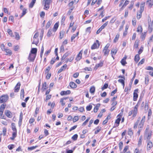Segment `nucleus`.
<instances>
[{
  "mask_svg": "<svg viewBox=\"0 0 153 153\" xmlns=\"http://www.w3.org/2000/svg\"><path fill=\"white\" fill-rule=\"evenodd\" d=\"M27 9L23 8L22 9V13L21 17L23 16L26 13Z\"/></svg>",
  "mask_w": 153,
  "mask_h": 153,
  "instance_id": "51",
  "label": "nucleus"
},
{
  "mask_svg": "<svg viewBox=\"0 0 153 153\" xmlns=\"http://www.w3.org/2000/svg\"><path fill=\"white\" fill-rule=\"evenodd\" d=\"M145 60V59H142L140 60V61L139 62V63L138 64V65H141V64H143Z\"/></svg>",
  "mask_w": 153,
  "mask_h": 153,
  "instance_id": "64",
  "label": "nucleus"
},
{
  "mask_svg": "<svg viewBox=\"0 0 153 153\" xmlns=\"http://www.w3.org/2000/svg\"><path fill=\"white\" fill-rule=\"evenodd\" d=\"M97 129L96 131L95 132V134H96L97 133H98L101 130V127H98L97 128Z\"/></svg>",
  "mask_w": 153,
  "mask_h": 153,
  "instance_id": "59",
  "label": "nucleus"
},
{
  "mask_svg": "<svg viewBox=\"0 0 153 153\" xmlns=\"http://www.w3.org/2000/svg\"><path fill=\"white\" fill-rule=\"evenodd\" d=\"M108 22H107L103 24L101 27H100L102 28V29H103L108 24Z\"/></svg>",
  "mask_w": 153,
  "mask_h": 153,
  "instance_id": "54",
  "label": "nucleus"
},
{
  "mask_svg": "<svg viewBox=\"0 0 153 153\" xmlns=\"http://www.w3.org/2000/svg\"><path fill=\"white\" fill-rule=\"evenodd\" d=\"M128 134L130 136H131L133 134V132L132 131V130L131 129V128H130L128 129Z\"/></svg>",
  "mask_w": 153,
  "mask_h": 153,
  "instance_id": "43",
  "label": "nucleus"
},
{
  "mask_svg": "<svg viewBox=\"0 0 153 153\" xmlns=\"http://www.w3.org/2000/svg\"><path fill=\"white\" fill-rule=\"evenodd\" d=\"M71 54L70 52H67L65 53L63 55V56L62 57V59H64L66 57L68 56Z\"/></svg>",
  "mask_w": 153,
  "mask_h": 153,
  "instance_id": "40",
  "label": "nucleus"
},
{
  "mask_svg": "<svg viewBox=\"0 0 153 153\" xmlns=\"http://www.w3.org/2000/svg\"><path fill=\"white\" fill-rule=\"evenodd\" d=\"M139 54H136L134 57V61L137 63L138 62L140 59V57Z\"/></svg>",
  "mask_w": 153,
  "mask_h": 153,
  "instance_id": "25",
  "label": "nucleus"
},
{
  "mask_svg": "<svg viewBox=\"0 0 153 153\" xmlns=\"http://www.w3.org/2000/svg\"><path fill=\"white\" fill-rule=\"evenodd\" d=\"M71 93V91L70 90H67L66 91H62L61 92L60 94L61 95L63 96L65 95L69 94Z\"/></svg>",
  "mask_w": 153,
  "mask_h": 153,
  "instance_id": "15",
  "label": "nucleus"
},
{
  "mask_svg": "<svg viewBox=\"0 0 153 153\" xmlns=\"http://www.w3.org/2000/svg\"><path fill=\"white\" fill-rule=\"evenodd\" d=\"M142 137H140L139 139L138 143V146L139 147L140 146L142 145Z\"/></svg>",
  "mask_w": 153,
  "mask_h": 153,
  "instance_id": "39",
  "label": "nucleus"
},
{
  "mask_svg": "<svg viewBox=\"0 0 153 153\" xmlns=\"http://www.w3.org/2000/svg\"><path fill=\"white\" fill-rule=\"evenodd\" d=\"M92 108V105H89L86 107V109L87 111H90L91 110Z\"/></svg>",
  "mask_w": 153,
  "mask_h": 153,
  "instance_id": "56",
  "label": "nucleus"
},
{
  "mask_svg": "<svg viewBox=\"0 0 153 153\" xmlns=\"http://www.w3.org/2000/svg\"><path fill=\"white\" fill-rule=\"evenodd\" d=\"M51 23L52 22L51 21H48L47 22L46 26V29L48 28L51 25Z\"/></svg>",
  "mask_w": 153,
  "mask_h": 153,
  "instance_id": "50",
  "label": "nucleus"
},
{
  "mask_svg": "<svg viewBox=\"0 0 153 153\" xmlns=\"http://www.w3.org/2000/svg\"><path fill=\"white\" fill-rule=\"evenodd\" d=\"M145 3L143 2L142 3L140 4V10L139 12H137V18L139 19L142 16V13L143 11Z\"/></svg>",
  "mask_w": 153,
  "mask_h": 153,
  "instance_id": "5",
  "label": "nucleus"
},
{
  "mask_svg": "<svg viewBox=\"0 0 153 153\" xmlns=\"http://www.w3.org/2000/svg\"><path fill=\"white\" fill-rule=\"evenodd\" d=\"M66 19V17L65 16L63 15L62 17V19L61 21V24L62 25L64 26L65 25L64 22Z\"/></svg>",
  "mask_w": 153,
  "mask_h": 153,
  "instance_id": "21",
  "label": "nucleus"
},
{
  "mask_svg": "<svg viewBox=\"0 0 153 153\" xmlns=\"http://www.w3.org/2000/svg\"><path fill=\"white\" fill-rule=\"evenodd\" d=\"M119 148L120 150H121L122 149L123 143L122 142H120L119 144Z\"/></svg>",
  "mask_w": 153,
  "mask_h": 153,
  "instance_id": "57",
  "label": "nucleus"
},
{
  "mask_svg": "<svg viewBox=\"0 0 153 153\" xmlns=\"http://www.w3.org/2000/svg\"><path fill=\"white\" fill-rule=\"evenodd\" d=\"M36 1V0H32V1L30 3L29 5V7L30 8H32L35 3Z\"/></svg>",
  "mask_w": 153,
  "mask_h": 153,
  "instance_id": "35",
  "label": "nucleus"
},
{
  "mask_svg": "<svg viewBox=\"0 0 153 153\" xmlns=\"http://www.w3.org/2000/svg\"><path fill=\"white\" fill-rule=\"evenodd\" d=\"M52 0H43V4L44 5L43 9L46 10H48L50 8V5L52 3Z\"/></svg>",
  "mask_w": 153,
  "mask_h": 153,
  "instance_id": "3",
  "label": "nucleus"
},
{
  "mask_svg": "<svg viewBox=\"0 0 153 153\" xmlns=\"http://www.w3.org/2000/svg\"><path fill=\"white\" fill-rule=\"evenodd\" d=\"M23 119V114L22 112H21L19 116V125H21Z\"/></svg>",
  "mask_w": 153,
  "mask_h": 153,
  "instance_id": "26",
  "label": "nucleus"
},
{
  "mask_svg": "<svg viewBox=\"0 0 153 153\" xmlns=\"http://www.w3.org/2000/svg\"><path fill=\"white\" fill-rule=\"evenodd\" d=\"M151 136H152L151 133H148V134L147 136L146 141H151L150 140V139L151 138Z\"/></svg>",
  "mask_w": 153,
  "mask_h": 153,
  "instance_id": "34",
  "label": "nucleus"
},
{
  "mask_svg": "<svg viewBox=\"0 0 153 153\" xmlns=\"http://www.w3.org/2000/svg\"><path fill=\"white\" fill-rule=\"evenodd\" d=\"M139 41L138 40H136L134 45V48H138L139 45Z\"/></svg>",
  "mask_w": 153,
  "mask_h": 153,
  "instance_id": "33",
  "label": "nucleus"
},
{
  "mask_svg": "<svg viewBox=\"0 0 153 153\" xmlns=\"http://www.w3.org/2000/svg\"><path fill=\"white\" fill-rule=\"evenodd\" d=\"M99 41L98 40H96V42L94 43V44L92 45L91 46V49L93 50L98 48H99Z\"/></svg>",
  "mask_w": 153,
  "mask_h": 153,
  "instance_id": "8",
  "label": "nucleus"
},
{
  "mask_svg": "<svg viewBox=\"0 0 153 153\" xmlns=\"http://www.w3.org/2000/svg\"><path fill=\"white\" fill-rule=\"evenodd\" d=\"M59 22H58L56 23L53 27V32H55L56 30H57L58 27H59Z\"/></svg>",
  "mask_w": 153,
  "mask_h": 153,
  "instance_id": "18",
  "label": "nucleus"
},
{
  "mask_svg": "<svg viewBox=\"0 0 153 153\" xmlns=\"http://www.w3.org/2000/svg\"><path fill=\"white\" fill-rule=\"evenodd\" d=\"M95 87L94 86H91L90 89V92L92 94H94L95 91Z\"/></svg>",
  "mask_w": 153,
  "mask_h": 153,
  "instance_id": "30",
  "label": "nucleus"
},
{
  "mask_svg": "<svg viewBox=\"0 0 153 153\" xmlns=\"http://www.w3.org/2000/svg\"><path fill=\"white\" fill-rule=\"evenodd\" d=\"M116 20V18L115 17H114L112 18L110 20V23H113Z\"/></svg>",
  "mask_w": 153,
  "mask_h": 153,
  "instance_id": "62",
  "label": "nucleus"
},
{
  "mask_svg": "<svg viewBox=\"0 0 153 153\" xmlns=\"http://www.w3.org/2000/svg\"><path fill=\"white\" fill-rule=\"evenodd\" d=\"M53 30L50 29L47 33V36L48 37H50L53 35Z\"/></svg>",
  "mask_w": 153,
  "mask_h": 153,
  "instance_id": "28",
  "label": "nucleus"
},
{
  "mask_svg": "<svg viewBox=\"0 0 153 153\" xmlns=\"http://www.w3.org/2000/svg\"><path fill=\"white\" fill-rule=\"evenodd\" d=\"M65 33V31L63 30H62L60 31V35L59 37L60 39H62L64 37Z\"/></svg>",
  "mask_w": 153,
  "mask_h": 153,
  "instance_id": "31",
  "label": "nucleus"
},
{
  "mask_svg": "<svg viewBox=\"0 0 153 153\" xmlns=\"http://www.w3.org/2000/svg\"><path fill=\"white\" fill-rule=\"evenodd\" d=\"M132 25L133 26H135L136 24V20L135 18H134L132 20Z\"/></svg>",
  "mask_w": 153,
  "mask_h": 153,
  "instance_id": "53",
  "label": "nucleus"
},
{
  "mask_svg": "<svg viewBox=\"0 0 153 153\" xmlns=\"http://www.w3.org/2000/svg\"><path fill=\"white\" fill-rule=\"evenodd\" d=\"M24 90L23 89L21 90V98L22 100H23L24 98Z\"/></svg>",
  "mask_w": 153,
  "mask_h": 153,
  "instance_id": "29",
  "label": "nucleus"
},
{
  "mask_svg": "<svg viewBox=\"0 0 153 153\" xmlns=\"http://www.w3.org/2000/svg\"><path fill=\"white\" fill-rule=\"evenodd\" d=\"M82 51L81 50L77 56L76 60L77 61H79L82 58Z\"/></svg>",
  "mask_w": 153,
  "mask_h": 153,
  "instance_id": "14",
  "label": "nucleus"
},
{
  "mask_svg": "<svg viewBox=\"0 0 153 153\" xmlns=\"http://www.w3.org/2000/svg\"><path fill=\"white\" fill-rule=\"evenodd\" d=\"M121 63L122 65H125L126 64H127V62L126 60L124 59H122L121 60Z\"/></svg>",
  "mask_w": 153,
  "mask_h": 153,
  "instance_id": "52",
  "label": "nucleus"
},
{
  "mask_svg": "<svg viewBox=\"0 0 153 153\" xmlns=\"http://www.w3.org/2000/svg\"><path fill=\"white\" fill-rule=\"evenodd\" d=\"M12 31L10 30V36L12 37H14L15 35V38L17 40H19L20 39V36L19 33L16 32H15L14 33V34H13L12 33H11Z\"/></svg>",
  "mask_w": 153,
  "mask_h": 153,
  "instance_id": "12",
  "label": "nucleus"
},
{
  "mask_svg": "<svg viewBox=\"0 0 153 153\" xmlns=\"http://www.w3.org/2000/svg\"><path fill=\"white\" fill-rule=\"evenodd\" d=\"M5 107V105L3 104L1 105L0 107V111L3 112Z\"/></svg>",
  "mask_w": 153,
  "mask_h": 153,
  "instance_id": "42",
  "label": "nucleus"
},
{
  "mask_svg": "<svg viewBox=\"0 0 153 153\" xmlns=\"http://www.w3.org/2000/svg\"><path fill=\"white\" fill-rule=\"evenodd\" d=\"M120 120H121V119L120 117L118 118L116 120L115 122V123L117 124L115 126H114L113 127V128H115V127H116L118 126L120 124Z\"/></svg>",
  "mask_w": 153,
  "mask_h": 153,
  "instance_id": "20",
  "label": "nucleus"
},
{
  "mask_svg": "<svg viewBox=\"0 0 153 153\" xmlns=\"http://www.w3.org/2000/svg\"><path fill=\"white\" fill-rule=\"evenodd\" d=\"M67 65L66 64L64 65L61 68L58 70V73H59L62 71H63L65 70L67 67Z\"/></svg>",
  "mask_w": 153,
  "mask_h": 153,
  "instance_id": "16",
  "label": "nucleus"
},
{
  "mask_svg": "<svg viewBox=\"0 0 153 153\" xmlns=\"http://www.w3.org/2000/svg\"><path fill=\"white\" fill-rule=\"evenodd\" d=\"M36 54L30 53L28 59L30 62H33L36 56Z\"/></svg>",
  "mask_w": 153,
  "mask_h": 153,
  "instance_id": "9",
  "label": "nucleus"
},
{
  "mask_svg": "<svg viewBox=\"0 0 153 153\" xmlns=\"http://www.w3.org/2000/svg\"><path fill=\"white\" fill-rule=\"evenodd\" d=\"M146 3L148 4L149 7H151L153 4V0H148Z\"/></svg>",
  "mask_w": 153,
  "mask_h": 153,
  "instance_id": "22",
  "label": "nucleus"
},
{
  "mask_svg": "<svg viewBox=\"0 0 153 153\" xmlns=\"http://www.w3.org/2000/svg\"><path fill=\"white\" fill-rule=\"evenodd\" d=\"M117 48L112 49L111 51V54L112 57L114 59V56L115 55L117 51Z\"/></svg>",
  "mask_w": 153,
  "mask_h": 153,
  "instance_id": "13",
  "label": "nucleus"
},
{
  "mask_svg": "<svg viewBox=\"0 0 153 153\" xmlns=\"http://www.w3.org/2000/svg\"><path fill=\"white\" fill-rule=\"evenodd\" d=\"M147 143V150H150L153 147V143L152 141H146Z\"/></svg>",
  "mask_w": 153,
  "mask_h": 153,
  "instance_id": "10",
  "label": "nucleus"
},
{
  "mask_svg": "<svg viewBox=\"0 0 153 153\" xmlns=\"http://www.w3.org/2000/svg\"><path fill=\"white\" fill-rule=\"evenodd\" d=\"M51 51V50H48L47 51H46L45 53V56H46V57L48 56V54L50 53Z\"/></svg>",
  "mask_w": 153,
  "mask_h": 153,
  "instance_id": "60",
  "label": "nucleus"
},
{
  "mask_svg": "<svg viewBox=\"0 0 153 153\" xmlns=\"http://www.w3.org/2000/svg\"><path fill=\"white\" fill-rule=\"evenodd\" d=\"M5 115L8 117H10V111L8 110H6L5 111Z\"/></svg>",
  "mask_w": 153,
  "mask_h": 153,
  "instance_id": "55",
  "label": "nucleus"
},
{
  "mask_svg": "<svg viewBox=\"0 0 153 153\" xmlns=\"http://www.w3.org/2000/svg\"><path fill=\"white\" fill-rule=\"evenodd\" d=\"M6 129L5 128H4L3 129V133L0 134V136L3 134L4 136L6 135Z\"/></svg>",
  "mask_w": 153,
  "mask_h": 153,
  "instance_id": "46",
  "label": "nucleus"
},
{
  "mask_svg": "<svg viewBox=\"0 0 153 153\" xmlns=\"http://www.w3.org/2000/svg\"><path fill=\"white\" fill-rule=\"evenodd\" d=\"M70 86L72 88H75L77 87V85L73 82H71L69 84Z\"/></svg>",
  "mask_w": 153,
  "mask_h": 153,
  "instance_id": "23",
  "label": "nucleus"
},
{
  "mask_svg": "<svg viewBox=\"0 0 153 153\" xmlns=\"http://www.w3.org/2000/svg\"><path fill=\"white\" fill-rule=\"evenodd\" d=\"M146 36V33H142L141 36V38L142 40H144Z\"/></svg>",
  "mask_w": 153,
  "mask_h": 153,
  "instance_id": "47",
  "label": "nucleus"
},
{
  "mask_svg": "<svg viewBox=\"0 0 153 153\" xmlns=\"http://www.w3.org/2000/svg\"><path fill=\"white\" fill-rule=\"evenodd\" d=\"M128 148H129V146H126L124 148V149L123 150V152H124V153H125L126 152L127 150L128 149Z\"/></svg>",
  "mask_w": 153,
  "mask_h": 153,
  "instance_id": "58",
  "label": "nucleus"
},
{
  "mask_svg": "<svg viewBox=\"0 0 153 153\" xmlns=\"http://www.w3.org/2000/svg\"><path fill=\"white\" fill-rule=\"evenodd\" d=\"M119 34L117 33L116 35V36L113 40V42L114 43L117 42L118 40V39L119 38Z\"/></svg>",
  "mask_w": 153,
  "mask_h": 153,
  "instance_id": "24",
  "label": "nucleus"
},
{
  "mask_svg": "<svg viewBox=\"0 0 153 153\" xmlns=\"http://www.w3.org/2000/svg\"><path fill=\"white\" fill-rule=\"evenodd\" d=\"M109 46V45L108 44L104 48L102 51L104 55L107 56L108 55L109 52V50L108 49Z\"/></svg>",
  "mask_w": 153,
  "mask_h": 153,
  "instance_id": "7",
  "label": "nucleus"
},
{
  "mask_svg": "<svg viewBox=\"0 0 153 153\" xmlns=\"http://www.w3.org/2000/svg\"><path fill=\"white\" fill-rule=\"evenodd\" d=\"M141 119V117H138L137 120L134 123V128L136 129L138 125V129H142L143 128L144 123L145 122L146 120V116H143L141 118L140 123L139 124V122Z\"/></svg>",
  "mask_w": 153,
  "mask_h": 153,
  "instance_id": "1",
  "label": "nucleus"
},
{
  "mask_svg": "<svg viewBox=\"0 0 153 153\" xmlns=\"http://www.w3.org/2000/svg\"><path fill=\"white\" fill-rule=\"evenodd\" d=\"M125 79H119L118 80V82L122 84V85L124 87L125 85V81H124Z\"/></svg>",
  "mask_w": 153,
  "mask_h": 153,
  "instance_id": "41",
  "label": "nucleus"
},
{
  "mask_svg": "<svg viewBox=\"0 0 153 153\" xmlns=\"http://www.w3.org/2000/svg\"><path fill=\"white\" fill-rule=\"evenodd\" d=\"M20 85V82H18L17 83L15 87V92H17L19 91V89Z\"/></svg>",
  "mask_w": 153,
  "mask_h": 153,
  "instance_id": "17",
  "label": "nucleus"
},
{
  "mask_svg": "<svg viewBox=\"0 0 153 153\" xmlns=\"http://www.w3.org/2000/svg\"><path fill=\"white\" fill-rule=\"evenodd\" d=\"M138 105H136L133 108V110L131 111L128 113V116H131L132 115V117L134 118L137 115L138 112Z\"/></svg>",
  "mask_w": 153,
  "mask_h": 153,
  "instance_id": "2",
  "label": "nucleus"
},
{
  "mask_svg": "<svg viewBox=\"0 0 153 153\" xmlns=\"http://www.w3.org/2000/svg\"><path fill=\"white\" fill-rule=\"evenodd\" d=\"M143 29L141 25H139L137 27V32H138L141 33Z\"/></svg>",
  "mask_w": 153,
  "mask_h": 153,
  "instance_id": "38",
  "label": "nucleus"
},
{
  "mask_svg": "<svg viewBox=\"0 0 153 153\" xmlns=\"http://www.w3.org/2000/svg\"><path fill=\"white\" fill-rule=\"evenodd\" d=\"M37 52V49L36 48H33L31 50L30 53H32L33 54H35L36 55V53Z\"/></svg>",
  "mask_w": 153,
  "mask_h": 153,
  "instance_id": "27",
  "label": "nucleus"
},
{
  "mask_svg": "<svg viewBox=\"0 0 153 153\" xmlns=\"http://www.w3.org/2000/svg\"><path fill=\"white\" fill-rule=\"evenodd\" d=\"M9 97L7 95H2L0 97V103H1L6 102L8 99Z\"/></svg>",
  "mask_w": 153,
  "mask_h": 153,
  "instance_id": "6",
  "label": "nucleus"
},
{
  "mask_svg": "<svg viewBox=\"0 0 153 153\" xmlns=\"http://www.w3.org/2000/svg\"><path fill=\"white\" fill-rule=\"evenodd\" d=\"M79 119V117L78 116H74L73 119V122H75Z\"/></svg>",
  "mask_w": 153,
  "mask_h": 153,
  "instance_id": "44",
  "label": "nucleus"
},
{
  "mask_svg": "<svg viewBox=\"0 0 153 153\" xmlns=\"http://www.w3.org/2000/svg\"><path fill=\"white\" fill-rule=\"evenodd\" d=\"M77 137L78 135L77 134H75L71 138L73 140L75 141L77 140Z\"/></svg>",
  "mask_w": 153,
  "mask_h": 153,
  "instance_id": "45",
  "label": "nucleus"
},
{
  "mask_svg": "<svg viewBox=\"0 0 153 153\" xmlns=\"http://www.w3.org/2000/svg\"><path fill=\"white\" fill-rule=\"evenodd\" d=\"M108 86V85L107 83L105 84L102 87L101 89L102 91L104 90L105 89L107 88Z\"/></svg>",
  "mask_w": 153,
  "mask_h": 153,
  "instance_id": "49",
  "label": "nucleus"
},
{
  "mask_svg": "<svg viewBox=\"0 0 153 153\" xmlns=\"http://www.w3.org/2000/svg\"><path fill=\"white\" fill-rule=\"evenodd\" d=\"M37 147V146H33L31 147H29L28 148V149L30 150H33L36 149Z\"/></svg>",
  "mask_w": 153,
  "mask_h": 153,
  "instance_id": "61",
  "label": "nucleus"
},
{
  "mask_svg": "<svg viewBox=\"0 0 153 153\" xmlns=\"http://www.w3.org/2000/svg\"><path fill=\"white\" fill-rule=\"evenodd\" d=\"M152 26L151 23L149 22L148 31L149 33H151L152 31Z\"/></svg>",
  "mask_w": 153,
  "mask_h": 153,
  "instance_id": "32",
  "label": "nucleus"
},
{
  "mask_svg": "<svg viewBox=\"0 0 153 153\" xmlns=\"http://www.w3.org/2000/svg\"><path fill=\"white\" fill-rule=\"evenodd\" d=\"M103 61H101L100 63L97 64L95 67V69H97L99 67H101L103 66Z\"/></svg>",
  "mask_w": 153,
  "mask_h": 153,
  "instance_id": "19",
  "label": "nucleus"
},
{
  "mask_svg": "<svg viewBox=\"0 0 153 153\" xmlns=\"http://www.w3.org/2000/svg\"><path fill=\"white\" fill-rule=\"evenodd\" d=\"M79 34V32H77L76 34H73L71 36V41L72 42L73 40L76 37L78 36Z\"/></svg>",
  "mask_w": 153,
  "mask_h": 153,
  "instance_id": "36",
  "label": "nucleus"
},
{
  "mask_svg": "<svg viewBox=\"0 0 153 153\" xmlns=\"http://www.w3.org/2000/svg\"><path fill=\"white\" fill-rule=\"evenodd\" d=\"M117 89H115L111 93V96H112L114 95L117 92Z\"/></svg>",
  "mask_w": 153,
  "mask_h": 153,
  "instance_id": "63",
  "label": "nucleus"
},
{
  "mask_svg": "<svg viewBox=\"0 0 153 153\" xmlns=\"http://www.w3.org/2000/svg\"><path fill=\"white\" fill-rule=\"evenodd\" d=\"M11 128L13 132H12V137H10V139L12 140H13L16 136L17 132L16 126L14 123H12Z\"/></svg>",
  "mask_w": 153,
  "mask_h": 153,
  "instance_id": "4",
  "label": "nucleus"
},
{
  "mask_svg": "<svg viewBox=\"0 0 153 153\" xmlns=\"http://www.w3.org/2000/svg\"><path fill=\"white\" fill-rule=\"evenodd\" d=\"M47 88V87L46 83V82H45L43 84L42 86V89L44 91V90L46 89Z\"/></svg>",
  "mask_w": 153,
  "mask_h": 153,
  "instance_id": "48",
  "label": "nucleus"
},
{
  "mask_svg": "<svg viewBox=\"0 0 153 153\" xmlns=\"http://www.w3.org/2000/svg\"><path fill=\"white\" fill-rule=\"evenodd\" d=\"M33 41L32 42V44H35L37 45L39 42V40L38 39L33 38Z\"/></svg>",
  "mask_w": 153,
  "mask_h": 153,
  "instance_id": "37",
  "label": "nucleus"
},
{
  "mask_svg": "<svg viewBox=\"0 0 153 153\" xmlns=\"http://www.w3.org/2000/svg\"><path fill=\"white\" fill-rule=\"evenodd\" d=\"M138 90V89H136L134 91L133 93V100L134 101H136L138 98V95L137 94V92Z\"/></svg>",
  "mask_w": 153,
  "mask_h": 153,
  "instance_id": "11",
  "label": "nucleus"
}]
</instances>
